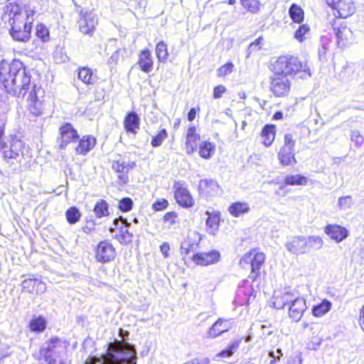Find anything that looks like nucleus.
Listing matches in <instances>:
<instances>
[{
  "label": "nucleus",
  "mask_w": 364,
  "mask_h": 364,
  "mask_svg": "<svg viewBox=\"0 0 364 364\" xmlns=\"http://www.w3.org/2000/svg\"><path fill=\"white\" fill-rule=\"evenodd\" d=\"M81 212L76 206H72L66 210L65 218L68 224L74 225L81 220Z\"/></svg>",
  "instance_id": "nucleus-37"
},
{
  "label": "nucleus",
  "mask_w": 364,
  "mask_h": 364,
  "mask_svg": "<svg viewBox=\"0 0 364 364\" xmlns=\"http://www.w3.org/2000/svg\"><path fill=\"white\" fill-rule=\"evenodd\" d=\"M295 141L293 140L291 134H287L284 136V144L279 150L278 157L280 163L283 166H289L296 164V161L294 158V147Z\"/></svg>",
  "instance_id": "nucleus-12"
},
{
  "label": "nucleus",
  "mask_w": 364,
  "mask_h": 364,
  "mask_svg": "<svg viewBox=\"0 0 364 364\" xmlns=\"http://www.w3.org/2000/svg\"><path fill=\"white\" fill-rule=\"evenodd\" d=\"M276 128L274 125L267 124L262 129L261 136L262 143L266 146H270L275 138Z\"/></svg>",
  "instance_id": "nucleus-34"
},
{
  "label": "nucleus",
  "mask_w": 364,
  "mask_h": 364,
  "mask_svg": "<svg viewBox=\"0 0 364 364\" xmlns=\"http://www.w3.org/2000/svg\"><path fill=\"white\" fill-rule=\"evenodd\" d=\"M323 240L321 237L311 235L307 237L295 236L285 244L286 249L294 255H304L311 251L321 250Z\"/></svg>",
  "instance_id": "nucleus-6"
},
{
  "label": "nucleus",
  "mask_w": 364,
  "mask_h": 364,
  "mask_svg": "<svg viewBox=\"0 0 364 364\" xmlns=\"http://www.w3.org/2000/svg\"><path fill=\"white\" fill-rule=\"evenodd\" d=\"M208 217L206 219V227L211 231H215L218 229L220 224V212L215 211L211 213H207Z\"/></svg>",
  "instance_id": "nucleus-41"
},
{
  "label": "nucleus",
  "mask_w": 364,
  "mask_h": 364,
  "mask_svg": "<svg viewBox=\"0 0 364 364\" xmlns=\"http://www.w3.org/2000/svg\"><path fill=\"white\" fill-rule=\"evenodd\" d=\"M173 198L176 203L183 208H190L194 205V199L186 187L178 185L173 189Z\"/></svg>",
  "instance_id": "nucleus-18"
},
{
  "label": "nucleus",
  "mask_w": 364,
  "mask_h": 364,
  "mask_svg": "<svg viewBox=\"0 0 364 364\" xmlns=\"http://www.w3.org/2000/svg\"><path fill=\"white\" fill-rule=\"evenodd\" d=\"M244 9L251 13H257L259 9V1L258 0H240Z\"/></svg>",
  "instance_id": "nucleus-45"
},
{
  "label": "nucleus",
  "mask_w": 364,
  "mask_h": 364,
  "mask_svg": "<svg viewBox=\"0 0 364 364\" xmlns=\"http://www.w3.org/2000/svg\"><path fill=\"white\" fill-rule=\"evenodd\" d=\"M44 94L45 92L41 86L33 85L28 96V109L33 115L38 116L43 114L45 109Z\"/></svg>",
  "instance_id": "nucleus-9"
},
{
  "label": "nucleus",
  "mask_w": 364,
  "mask_h": 364,
  "mask_svg": "<svg viewBox=\"0 0 364 364\" xmlns=\"http://www.w3.org/2000/svg\"><path fill=\"white\" fill-rule=\"evenodd\" d=\"M352 204V198L349 196L339 198L340 208H348Z\"/></svg>",
  "instance_id": "nucleus-54"
},
{
  "label": "nucleus",
  "mask_w": 364,
  "mask_h": 364,
  "mask_svg": "<svg viewBox=\"0 0 364 364\" xmlns=\"http://www.w3.org/2000/svg\"><path fill=\"white\" fill-rule=\"evenodd\" d=\"M160 251L162 252L164 259H167L170 257V245L167 242H164L160 245Z\"/></svg>",
  "instance_id": "nucleus-58"
},
{
  "label": "nucleus",
  "mask_w": 364,
  "mask_h": 364,
  "mask_svg": "<svg viewBox=\"0 0 364 364\" xmlns=\"http://www.w3.org/2000/svg\"><path fill=\"white\" fill-rule=\"evenodd\" d=\"M96 144L95 138L91 136H84L79 141L75 148L76 153L81 155H85L90 151Z\"/></svg>",
  "instance_id": "nucleus-28"
},
{
  "label": "nucleus",
  "mask_w": 364,
  "mask_h": 364,
  "mask_svg": "<svg viewBox=\"0 0 364 364\" xmlns=\"http://www.w3.org/2000/svg\"><path fill=\"white\" fill-rule=\"evenodd\" d=\"M135 166L134 162L128 161L126 162L124 161H114L112 164L113 169L117 172L118 173H121L118 175V177L120 179H123L122 175L127 173L129 170L132 169Z\"/></svg>",
  "instance_id": "nucleus-33"
},
{
  "label": "nucleus",
  "mask_w": 364,
  "mask_h": 364,
  "mask_svg": "<svg viewBox=\"0 0 364 364\" xmlns=\"http://www.w3.org/2000/svg\"><path fill=\"white\" fill-rule=\"evenodd\" d=\"M78 78L87 85L94 84L96 80L92 70L88 68H82L79 70Z\"/></svg>",
  "instance_id": "nucleus-39"
},
{
  "label": "nucleus",
  "mask_w": 364,
  "mask_h": 364,
  "mask_svg": "<svg viewBox=\"0 0 364 364\" xmlns=\"http://www.w3.org/2000/svg\"><path fill=\"white\" fill-rule=\"evenodd\" d=\"M136 364V354L134 347L127 343L115 341L109 346L105 354L90 358L85 364Z\"/></svg>",
  "instance_id": "nucleus-3"
},
{
  "label": "nucleus",
  "mask_w": 364,
  "mask_h": 364,
  "mask_svg": "<svg viewBox=\"0 0 364 364\" xmlns=\"http://www.w3.org/2000/svg\"><path fill=\"white\" fill-rule=\"evenodd\" d=\"M70 346L68 340H62L59 337L54 336L46 341V347H41L39 349L41 359H43L47 364H56V357L54 356V352L58 348L66 350Z\"/></svg>",
  "instance_id": "nucleus-7"
},
{
  "label": "nucleus",
  "mask_w": 364,
  "mask_h": 364,
  "mask_svg": "<svg viewBox=\"0 0 364 364\" xmlns=\"http://www.w3.org/2000/svg\"><path fill=\"white\" fill-rule=\"evenodd\" d=\"M184 364H210V361L207 358L199 356L193 358Z\"/></svg>",
  "instance_id": "nucleus-53"
},
{
  "label": "nucleus",
  "mask_w": 364,
  "mask_h": 364,
  "mask_svg": "<svg viewBox=\"0 0 364 364\" xmlns=\"http://www.w3.org/2000/svg\"><path fill=\"white\" fill-rule=\"evenodd\" d=\"M230 329V323L228 319L219 318L212 324L207 331V336L209 338L214 339L216 337L221 336L223 333H226Z\"/></svg>",
  "instance_id": "nucleus-24"
},
{
  "label": "nucleus",
  "mask_w": 364,
  "mask_h": 364,
  "mask_svg": "<svg viewBox=\"0 0 364 364\" xmlns=\"http://www.w3.org/2000/svg\"><path fill=\"white\" fill-rule=\"evenodd\" d=\"M168 137V133L165 129H161L159 133L154 136L151 144L153 147H158L160 146L163 141L167 139Z\"/></svg>",
  "instance_id": "nucleus-46"
},
{
  "label": "nucleus",
  "mask_w": 364,
  "mask_h": 364,
  "mask_svg": "<svg viewBox=\"0 0 364 364\" xmlns=\"http://www.w3.org/2000/svg\"><path fill=\"white\" fill-rule=\"evenodd\" d=\"M59 134L57 141L61 149H64L68 144L78 138L77 131L70 123L63 124L59 129Z\"/></svg>",
  "instance_id": "nucleus-17"
},
{
  "label": "nucleus",
  "mask_w": 364,
  "mask_h": 364,
  "mask_svg": "<svg viewBox=\"0 0 364 364\" xmlns=\"http://www.w3.org/2000/svg\"><path fill=\"white\" fill-rule=\"evenodd\" d=\"M334 30L338 47L343 48L353 43V31L346 25L341 24L338 27L335 28Z\"/></svg>",
  "instance_id": "nucleus-22"
},
{
  "label": "nucleus",
  "mask_w": 364,
  "mask_h": 364,
  "mask_svg": "<svg viewBox=\"0 0 364 364\" xmlns=\"http://www.w3.org/2000/svg\"><path fill=\"white\" fill-rule=\"evenodd\" d=\"M324 232L331 240L341 242L348 237V230L343 226L337 224H328L324 228Z\"/></svg>",
  "instance_id": "nucleus-23"
},
{
  "label": "nucleus",
  "mask_w": 364,
  "mask_h": 364,
  "mask_svg": "<svg viewBox=\"0 0 364 364\" xmlns=\"http://www.w3.org/2000/svg\"><path fill=\"white\" fill-rule=\"evenodd\" d=\"M58 364H72V360L68 358H64L59 360Z\"/></svg>",
  "instance_id": "nucleus-63"
},
{
  "label": "nucleus",
  "mask_w": 364,
  "mask_h": 364,
  "mask_svg": "<svg viewBox=\"0 0 364 364\" xmlns=\"http://www.w3.org/2000/svg\"><path fill=\"white\" fill-rule=\"evenodd\" d=\"M136 64L139 66L141 70L146 73H149L152 70L154 62L151 53L149 49L140 51Z\"/></svg>",
  "instance_id": "nucleus-25"
},
{
  "label": "nucleus",
  "mask_w": 364,
  "mask_h": 364,
  "mask_svg": "<svg viewBox=\"0 0 364 364\" xmlns=\"http://www.w3.org/2000/svg\"><path fill=\"white\" fill-rule=\"evenodd\" d=\"M6 356V346L0 342V364L2 360Z\"/></svg>",
  "instance_id": "nucleus-61"
},
{
  "label": "nucleus",
  "mask_w": 364,
  "mask_h": 364,
  "mask_svg": "<svg viewBox=\"0 0 364 364\" xmlns=\"http://www.w3.org/2000/svg\"><path fill=\"white\" fill-rule=\"evenodd\" d=\"M121 57L120 49H117L110 56L109 59L108 60V63L110 65L117 64L121 59Z\"/></svg>",
  "instance_id": "nucleus-59"
},
{
  "label": "nucleus",
  "mask_w": 364,
  "mask_h": 364,
  "mask_svg": "<svg viewBox=\"0 0 364 364\" xmlns=\"http://www.w3.org/2000/svg\"><path fill=\"white\" fill-rule=\"evenodd\" d=\"M133 233L128 230L127 225L120 227L119 232L115 235V239H117L118 242L123 245L130 244L132 241H133Z\"/></svg>",
  "instance_id": "nucleus-35"
},
{
  "label": "nucleus",
  "mask_w": 364,
  "mask_h": 364,
  "mask_svg": "<svg viewBox=\"0 0 364 364\" xmlns=\"http://www.w3.org/2000/svg\"><path fill=\"white\" fill-rule=\"evenodd\" d=\"M267 255L259 248H252L243 254L239 260V266L242 269H249L248 278L252 282L260 284L267 276L265 269Z\"/></svg>",
  "instance_id": "nucleus-4"
},
{
  "label": "nucleus",
  "mask_w": 364,
  "mask_h": 364,
  "mask_svg": "<svg viewBox=\"0 0 364 364\" xmlns=\"http://www.w3.org/2000/svg\"><path fill=\"white\" fill-rule=\"evenodd\" d=\"M297 296H295L294 291L289 287H283L274 291L272 296L273 308L280 310L294 301Z\"/></svg>",
  "instance_id": "nucleus-11"
},
{
  "label": "nucleus",
  "mask_w": 364,
  "mask_h": 364,
  "mask_svg": "<svg viewBox=\"0 0 364 364\" xmlns=\"http://www.w3.org/2000/svg\"><path fill=\"white\" fill-rule=\"evenodd\" d=\"M191 259L196 266L208 267L219 262L220 254L215 250L208 252H198L191 256Z\"/></svg>",
  "instance_id": "nucleus-15"
},
{
  "label": "nucleus",
  "mask_w": 364,
  "mask_h": 364,
  "mask_svg": "<svg viewBox=\"0 0 364 364\" xmlns=\"http://www.w3.org/2000/svg\"><path fill=\"white\" fill-rule=\"evenodd\" d=\"M228 213L233 217H239L249 213L250 207L248 203L237 201L230 205Z\"/></svg>",
  "instance_id": "nucleus-31"
},
{
  "label": "nucleus",
  "mask_w": 364,
  "mask_h": 364,
  "mask_svg": "<svg viewBox=\"0 0 364 364\" xmlns=\"http://www.w3.org/2000/svg\"><path fill=\"white\" fill-rule=\"evenodd\" d=\"M36 36L41 38L43 42L49 41V31L48 29L43 24H38L36 28Z\"/></svg>",
  "instance_id": "nucleus-48"
},
{
  "label": "nucleus",
  "mask_w": 364,
  "mask_h": 364,
  "mask_svg": "<svg viewBox=\"0 0 364 364\" xmlns=\"http://www.w3.org/2000/svg\"><path fill=\"white\" fill-rule=\"evenodd\" d=\"M93 212L98 218L108 215L109 211L107 210V203L106 200L104 199L98 200L95 205H94Z\"/></svg>",
  "instance_id": "nucleus-42"
},
{
  "label": "nucleus",
  "mask_w": 364,
  "mask_h": 364,
  "mask_svg": "<svg viewBox=\"0 0 364 364\" xmlns=\"http://www.w3.org/2000/svg\"><path fill=\"white\" fill-rule=\"evenodd\" d=\"M169 205V203L165 198H161L152 203L151 210L154 212H161L165 210Z\"/></svg>",
  "instance_id": "nucleus-50"
},
{
  "label": "nucleus",
  "mask_w": 364,
  "mask_h": 364,
  "mask_svg": "<svg viewBox=\"0 0 364 364\" xmlns=\"http://www.w3.org/2000/svg\"><path fill=\"white\" fill-rule=\"evenodd\" d=\"M47 325L48 321H46L45 317L39 315L38 316H33L30 319L28 324H27V328L32 333H41L45 331Z\"/></svg>",
  "instance_id": "nucleus-26"
},
{
  "label": "nucleus",
  "mask_w": 364,
  "mask_h": 364,
  "mask_svg": "<svg viewBox=\"0 0 364 364\" xmlns=\"http://www.w3.org/2000/svg\"><path fill=\"white\" fill-rule=\"evenodd\" d=\"M133 208V200L129 198H122L118 203V209L121 210L122 213H127L130 211Z\"/></svg>",
  "instance_id": "nucleus-47"
},
{
  "label": "nucleus",
  "mask_w": 364,
  "mask_h": 364,
  "mask_svg": "<svg viewBox=\"0 0 364 364\" xmlns=\"http://www.w3.org/2000/svg\"><path fill=\"white\" fill-rule=\"evenodd\" d=\"M200 235L196 231L188 233L181 247V254L185 260L186 257L200 246Z\"/></svg>",
  "instance_id": "nucleus-20"
},
{
  "label": "nucleus",
  "mask_w": 364,
  "mask_h": 364,
  "mask_svg": "<svg viewBox=\"0 0 364 364\" xmlns=\"http://www.w3.org/2000/svg\"><path fill=\"white\" fill-rule=\"evenodd\" d=\"M234 67L235 66L232 63L228 62V63H225V65L220 66L217 70V75L218 77H225L228 75H230V73H232V71L234 70Z\"/></svg>",
  "instance_id": "nucleus-51"
},
{
  "label": "nucleus",
  "mask_w": 364,
  "mask_h": 364,
  "mask_svg": "<svg viewBox=\"0 0 364 364\" xmlns=\"http://www.w3.org/2000/svg\"><path fill=\"white\" fill-rule=\"evenodd\" d=\"M304 333L309 339H316L321 332V324L318 322H304Z\"/></svg>",
  "instance_id": "nucleus-30"
},
{
  "label": "nucleus",
  "mask_w": 364,
  "mask_h": 364,
  "mask_svg": "<svg viewBox=\"0 0 364 364\" xmlns=\"http://www.w3.org/2000/svg\"><path fill=\"white\" fill-rule=\"evenodd\" d=\"M287 306L289 318L294 322L301 320L302 315L307 309L306 301L301 296H297L294 301Z\"/></svg>",
  "instance_id": "nucleus-19"
},
{
  "label": "nucleus",
  "mask_w": 364,
  "mask_h": 364,
  "mask_svg": "<svg viewBox=\"0 0 364 364\" xmlns=\"http://www.w3.org/2000/svg\"><path fill=\"white\" fill-rule=\"evenodd\" d=\"M196 115V108H191L188 113V119L191 122L193 121Z\"/></svg>",
  "instance_id": "nucleus-62"
},
{
  "label": "nucleus",
  "mask_w": 364,
  "mask_h": 364,
  "mask_svg": "<svg viewBox=\"0 0 364 364\" xmlns=\"http://www.w3.org/2000/svg\"><path fill=\"white\" fill-rule=\"evenodd\" d=\"M226 92V87L224 85H218L213 90V97L219 99Z\"/></svg>",
  "instance_id": "nucleus-57"
},
{
  "label": "nucleus",
  "mask_w": 364,
  "mask_h": 364,
  "mask_svg": "<svg viewBox=\"0 0 364 364\" xmlns=\"http://www.w3.org/2000/svg\"><path fill=\"white\" fill-rule=\"evenodd\" d=\"M283 117V114L280 112H277L274 114V119H281Z\"/></svg>",
  "instance_id": "nucleus-64"
},
{
  "label": "nucleus",
  "mask_w": 364,
  "mask_h": 364,
  "mask_svg": "<svg viewBox=\"0 0 364 364\" xmlns=\"http://www.w3.org/2000/svg\"><path fill=\"white\" fill-rule=\"evenodd\" d=\"M140 119L135 112H129L124 120V127L127 132L136 134L139 129Z\"/></svg>",
  "instance_id": "nucleus-27"
},
{
  "label": "nucleus",
  "mask_w": 364,
  "mask_h": 364,
  "mask_svg": "<svg viewBox=\"0 0 364 364\" xmlns=\"http://www.w3.org/2000/svg\"><path fill=\"white\" fill-rule=\"evenodd\" d=\"M350 139L357 146H360L364 142L363 136L358 131H352Z\"/></svg>",
  "instance_id": "nucleus-52"
},
{
  "label": "nucleus",
  "mask_w": 364,
  "mask_h": 364,
  "mask_svg": "<svg viewBox=\"0 0 364 364\" xmlns=\"http://www.w3.org/2000/svg\"><path fill=\"white\" fill-rule=\"evenodd\" d=\"M333 9L337 11L341 18H347L354 14L355 4L353 0H325Z\"/></svg>",
  "instance_id": "nucleus-16"
},
{
  "label": "nucleus",
  "mask_w": 364,
  "mask_h": 364,
  "mask_svg": "<svg viewBox=\"0 0 364 364\" xmlns=\"http://www.w3.org/2000/svg\"><path fill=\"white\" fill-rule=\"evenodd\" d=\"M303 181L304 182H306L307 181V178L304 176H301L299 174H296V175L287 176L284 182L293 183V182H302Z\"/></svg>",
  "instance_id": "nucleus-55"
},
{
  "label": "nucleus",
  "mask_w": 364,
  "mask_h": 364,
  "mask_svg": "<svg viewBox=\"0 0 364 364\" xmlns=\"http://www.w3.org/2000/svg\"><path fill=\"white\" fill-rule=\"evenodd\" d=\"M309 27L306 24L301 25L294 33V38L299 42H303L306 37L305 36L309 33Z\"/></svg>",
  "instance_id": "nucleus-49"
},
{
  "label": "nucleus",
  "mask_w": 364,
  "mask_h": 364,
  "mask_svg": "<svg viewBox=\"0 0 364 364\" xmlns=\"http://www.w3.org/2000/svg\"><path fill=\"white\" fill-rule=\"evenodd\" d=\"M287 364H301V354L294 353L289 356Z\"/></svg>",
  "instance_id": "nucleus-56"
},
{
  "label": "nucleus",
  "mask_w": 364,
  "mask_h": 364,
  "mask_svg": "<svg viewBox=\"0 0 364 364\" xmlns=\"http://www.w3.org/2000/svg\"><path fill=\"white\" fill-rule=\"evenodd\" d=\"M289 14L291 20L295 23H300L304 20L303 9L295 4H292L289 8Z\"/></svg>",
  "instance_id": "nucleus-43"
},
{
  "label": "nucleus",
  "mask_w": 364,
  "mask_h": 364,
  "mask_svg": "<svg viewBox=\"0 0 364 364\" xmlns=\"http://www.w3.org/2000/svg\"><path fill=\"white\" fill-rule=\"evenodd\" d=\"M215 151V145L209 141H202L199 145V154L203 159H209Z\"/></svg>",
  "instance_id": "nucleus-40"
},
{
  "label": "nucleus",
  "mask_w": 364,
  "mask_h": 364,
  "mask_svg": "<svg viewBox=\"0 0 364 364\" xmlns=\"http://www.w3.org/2000/svg\"><path fill=\"white\" fill-rule=\"evenodd\" d=\"M21 292L27 294L38 296L46 292V284L45 282L39 277H29L21 283Z\"/></svg>",
  "instance_id": "nucleus-13"
},
{
  "label": "nucleus",
  "mask_w": 364,
  "mask_h": 364,
  "mask_svg": "<svg viewBox=\"0 0 364 364\" xmlns=\"http://www.w3.org/2000/svg\"><path fill=\"white\" fill-rule=\"evenodd\" d=\"M272 72L275 75L292 78L297 73H303L311 76V69L306 63L296 56L285 55L279 56L273 64Z\"/></svg>",
  "instance_id": "nucleus-5"
},
{
  "label": "nucleus",
  "mask_w": 364,
  "mask_h": 364,
  "mask_svg": "<svg viewBox=\"0 0 364 364\" xmlns=\"http://www.w3.org/2000/svg\"><path fill=\"white\" fill-rule=\"evenodd\" d=\"M23 142L18 139H13L9 149L4 150V156L6 158L13 159L19 156L22 152Z\"/></svg>",
  "instance_id": "nucleus-32"
},
{
  "label": "nucleus",
  "mask_w": 364,
  "mask_h": 364,
  "mask_svg": "<svg viewBox=\"0 0 364 364\" xmlns=\"http://www.w3.org/2000/svg\"><path fill=\"white\" fill-rule=\"evenodd\" d=\"M116 249L109 240H100L94 247V258L96 262L106 264L115 259Z\"/></svg>",
  "instance_id": "nucleus-8"
},
{
  "label": "nucleus",
  "mask_w": 364,
  "mask_h": 364,
  "mask_svg": "<svg viewBox=\"0 0 364 364\" xmlns=\"http://www.w3.org/2000/svg\"><path fill=\"white\" fill-rule=\"evenodd\" d=\"M200 135L193 125H190L185 134V149L187 154H192L198 149Z\"/></svg>",
  "instance_id": "nucleus-21"
},
{
  "label": "nucleus",
  "mask_w": 364,
  "mask_h": 364,
  "mask_svg": "<svg viewBox=\"0 0 364 364\" xmlns=\"http://www.w3.org/2000/svg\"><path fill=\"white\" fill-rule=\"evenodd\" d=\"M77 23L82 33L91 36L98 23L97 16L92 12L81 11Z\"/></svg>",
  "instance_id": "nucleus-14"
},
{
  "label": "nucleus",
  "mask_w": 364,
  "mask_h": 364,
  "mask_svg": "<svg viewBox=\"0 0 364 364\" xmlns=\"http://www.w3.org/2000/svg\"><path fill=\"white\" fill-rule=\"evenodd\" d=\"M156 55L159 62H166L168 53L167 45L164 41H161L156 46Z\"/></svg>",
  "instance_id": "nucleus-44"
},
{
  "label": "nucleus",
  "mask_w": 364,
  "mask_h": 364,
  "mask_svg": "<svg viewBox=\"0 0 364 364\" xmlns=\"http://www.w3.org/2000/svg\"><path fill=\"white\" fill-rule=\"evenodd\" d=\"M358 321L359 326H360L362 331L364 332V304L362 306L360 310H359Z\"/></svg>",
  "instance_id": "nucleus-60"
},
{
  "label": "nucleus",
  "mask_w": 364,
  "mask_h": 364,
  "mask_svg": "<svg viewBox=\"0 0 364 364\" xmlns=\"http://www.w3.org/2000/svg\"><path fill=\"white\" fill-rule=\"evenodd\" d=\"M331 301L327 299L322 300L321 302L312 307V315L316 318H320L331 311Z\"/></svg>",
  "instance_id": "nucleus-36"
},
{
  "label": "nucleus",
  "mask_w": 364,
  "mask_h": 364,
  "mask_svg": "<svg viewBox=\"0 0 364 364\" xmlns=\"http://www.w3.org/2000/svg\"><path fill=\"white\" fill-rule=\"evenodd\" d=\"M31 76L18 60L0 63V81L6 91L13 96L23 97L31 85Z\"/></svg>",
  "instance_id": "nucleus-2"
},
{
  "label": "nucleus",
  "mask_w": 364,
  "mask_h": 364,
  "mask_svg": "<svg viewBox=\"0 0 364 364\" xmlns=\"http://www.w3.org/2000/svg\"><path fill=\"white\" fill-rule=\"evenodd\" d=\"M162 221L168 227L177 226L180 224L178 213L175 210L167 212L163 215Z\"/></svg>",
  "instance_id": "nucleus-38"
},
{
  "label": "nucleus",
  "mask_w": 364,
  "mask_h": 364,
  "mask_svg": "<svg viewBox=\"0 0 364 364\" xmlns=\"http://www.w3.org/2000/svg\"><path fill=\"white\" fill-rule=\"evenodd\" d=\"M291 86V78L273 73L271 77L270 90L277 97L287 96Z\"/></svg>",
  "instance_id": "nucleus-10"
},
{
  "label": "nucleus",
  "mask_w": 364,
  "mask_h": 364,
  "mask_svg": "<svg viewBox=\"0 0 364 364\" xmlns=\"http://www.w3.org/2000/svg\"><path fill=\"white\" fill-rule=\"evenodd\" d=\"M36 11L29 5L21 7L16 1H7L4 6L2 21L9 22L10 34L18 41H27L31 36Z\"/></svg>",
  "instance_id": "nucleus-1"
},
{
  "label": "nucleus",
  "mask_w": 364,
  "mask_h": 364,
  "mask_svg": "<svg viewBox=\"0 0 364 364\" xmlns=\"http://www.w3.org/2000/svg\"><path fill=\"white\" fill-rule=\"evenodd\" d=\"M243 337L240 336L234 339L228 345V347L220 351L216 354V357L220 358H227L232 356L240 348V344L242 343Z\"/></svg>",
  "instance_id": "nucleus-29"
}]
</instances>
